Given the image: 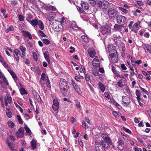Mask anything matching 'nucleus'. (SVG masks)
<instances>
[{"mask_svg":"<svg viewBox=\"0 0 151 151\" xmlns=\"http://www.w3.org/2000/svg\"><path fill=\"white\" fill-rule=\"evenodd\" d=\"M32 54L33 58L36 61H37V60L38 57L37 53L34 52H33Z\"/></svg>","mask_w":151,"mask_h":151,"instance_id":"3c124183","label":"nucleus"},{"mask_svg":"<svg viewBox=\"0 0 151 151\" xmlns=\"http://www.w3.org/2000/svg\"><path fill=\"white\" fill-rule=\"evenodd\" d=\"M6 115L7 117L9 118H11L12 116V114L11 112L9 111V108H7L6 109Z\"/></svg>","mask_w":151,"mask_h":151,"instance_id":"e433bc0d","label":"nucleus"},{"mask_svg":"<svg viewBox=\"0 0 151 151\" xmlns=\"http://www.w3.org/2000/svg\"><path fill=\"white\" fill-rule=\"evenodd\" d=\"M121 67L122 69L123 70H126L127 69V67L124 64H122L121 65Z\"/></svg>","mask_w":151,"mask_h":151,"instance_id":"774afa93","label":"nucleus"},{"mask_svg":"<svg viewBox=\"0 0 151 151\" xmlns=\"http://www.w3.org/2000/svg\"><path fill=\"white\" fill-rule=\"evenodd\" d=\"M20 91V92L21 94L22 95H23L25 94H27V93L26 90L23 88H20L19 90Z\"/></svg>","mask_w":151,"mask_h":151,"instance_id":"09e8293b","label":"nucleus"},{"mask_svg":"<svg viewBox=\"0 0 151 151\" xmlns=\"http://www.w3.org/2000/svg\"><path fill=\"white\" fill-rule=\"evenodd\" d=\"M7 70L10 73V74L12 76V77L14 79V80L15 81H17V77L14 72L12 70H10L9 69H7Z\"/></svg>","mask_w":151,"mask_h":151,"instance_id":"cd10ccee","label":"nucleus"},{"mask_svg":"<svg viewBox=\"0 0 151 151\" xmlns=\"http://www.w3.org/2000/svg\"><path fill=\"white\" fill-rule=\"evenodd\" d=\"M100 143L98 142H96L95 149L96 151H100V149L99 148V147H100L99 145Z\"/></svg>","mask_w":151,"mask_h":151,"instance_id":"49530a36","label":"nucleus"},{"mask_svg":"<svg viewBox=\"0 0 151 151\" xmlns=\"http://www.w3.org/2000/svg\"><path fill=\"white\" fill-rule=\"evenodd\" d=\"M22 32L23 33V35L26 37H28L29 39H32V37L30 33L26 31H23Z\"/></svg>","mask_w":151,"mask_h":151,"instance_id":"b1692460","label":"nucleus"},{"mask_svg":"<svg viewBox=\"0 0 151 151\" xmlns=\"http://www.w3.org/2000/svg\"><path fill=\"white\" fill-rule=\"evenodd\" d=\"M88 2L93 6H95L97 4L96 2L94 0H89L88 1Z\"/></svg>","mask_w":151,"mask_h":151,"instance_id":"37998d69","label":"nucleus"},{"mask_svg":"<svg viewBox=\"0 0 151 151\" xmlns=\"http://www.w3.org/2000/svg\"><path fill=\"white\" fill-rule=\"evenodd\" d=\"M45 81L47 87L49 88H51V86L50 85V82L48 77H47V78L46 79Z\"/></svg>","mask_w":151,"mask_h":151,"instance_id":"c03bdc74","label":"nucleus"},{"mask_svg":"<svg viewBox=\"0 0 151 151\" xmlns=\"http://www.w3.org/2000/svg\"><path fill=\"white\" fill-rule=\"evenodd\" d=\"M43 42L45 44L48 45L50 44V42L46 38L43 39L42 40Z\"/></svg>","mask_w":151,"mask_h":151,"instance_id":"de8ad7c7","label":"nucleus"},{"mask_svg":"<svg viewBox=\"0 0 151 151\" xmlns=\"http://www.w3.org/2000/svg\"><path fill=\"white\" fill-rule=\"evenodd\" d=\"M59 104H52V108L54 111H57L59 109Z\"/></svg>","mask_w":151,"mask_h":151,"instance_id":"79ce46f5","label":"nucleus"},{"mask_svg":"<svg viewBox=\"0 0 151 151\" xmlns=\"http://www.w3.org/2000/svg\"><path fill=\"white\" fill-rule=\"evenodd\" d=\"M100 30L101 32L104 35L109 33L111 31V28L108 25H105L101 26Z\"/></svg>","mask_w":151,"mask_h":151,"instance_id":"423d86ee","label":"nucleus"},{"mask_svg":"<svg viewBox=\"0 0 151 151\" xmlns=\"http://www.w3.org/2000/svg\"><path fill=\"white\" fill-rule=\"evenodd\" d=\"M7 124L8 126L11 128H13L14 127V123L11 121H9L8 122Z\"/></svg>","mask_w":151,"mask_h":151,"instance_id":"a19ab883","label":"nucleus"},{"mask_svg":"<svg viewBox=\"0 0 151 151\" xmlns=\"http://www.w3.org/2000/svg\"><path fill=\"white\" fill-rule=\"evenodd\" d=\"M85 75V78L86 81H89L90 79V76L88 74H86Z\"/></svg>","mask_w":151,"mask_h":151,"instance_id":"680f3d73","label":"nucleus"},{"mask_svg":"<svg viewBox=\"0 0 151 151\" xmlns=\"http://www.w3.org/2000/svg\"><path fill=\"white\" fill-rule=\"evenodd\" d=\"M44 56L48 63L49 64L50 63L49 58V53L47 51H46L44 54Z\"/></svg>","mask_w":151,"mask_h":151,"instance_id":"a878e982","label":"nucleus"},{"mask_svg":"<svg viewBox=\"0 0 151 151\" xmlns=\"http://www.w3.org/2000/svg\"><path fill=\"white\" fill-rule=\"evenodd\" d=\"M142 47L146 53H151V45L144 44Z\"/></svg>","mask_w":151,"mask_h":151,"instance_id":"ddd939ff","label":"nucleus"},{"mask_svg":"<svg viewBox=\"0 0 151 151\" xmlns=\"http://www.w3.org/2000/svg\"><path fill=\"white\" fill-rule=\"evenodd\" d=\"M64 17L62 18L60 22L58 21L53 20L52 24L53 28L55 29L57 31L63 30V24L64 23Z\"/></svg>","mask_w":151,"mask_h":151,"instance_id":"f257e3e1","label":"nucleus"},{"mask_svg":"<svg viewBox=\"0 0 151 151\" xmlns=\"http://www.w3.org/2000/svg\"><path fill=\"white\" fill-rule=\"evenodd\" d=\"M108 14L109 17L111 19H114L117 17L118 12L115 9H109L108 10Z\"/></svg>","mask_w":151,"mask_h":151,"instance_id":"7ed1b4c3","label":"nucleus"},{"mask_svg":"<svg viewBox=\"0 0 151 151\" xmlns=\"http://www.w3.org/2000/svg\"><path fill=\"white\" fill-rule=\"evenodd\" d=\"M31 145L33 150H34L36 148V142L35 140H32L31 142Z\"/></svg>","mask_w":151,"mask_h":151,"instance_id":"c9c22d12","label":"nucleus"},{"mask_svg":"<svg viewBox=\"0 0 151 151\" xmlns=\"http://www.w3.org/2000/svg\"><path fill=\"white\" fill-rule=\"evenodd\" d=\"M122 129L124 131H125L128 133L131 134V131L130 130H129L128 129L124 127H122Z\"/></svg>","mask_w":151,"mask_h":151,"instance_id":"052dcab7","label":"nucleus"},{"mask_svg":"<svg viewBox=\"0 0 151 151\" xmlns=\"http://www.w3.org/2000/svg\"><path fill=\"white\" fill-rule=\"evenodd\" d=\"M12 101V97L10 96H8L6 99H5V104H8L9 103H11Z\"/></svg>","mask_w":151,"mask_h":151,"instance_id":"7c9ffc66","label":"nucleus"},{"mask_svg":"<svg viewBox=\"0 0 151 151\" xmlns=\"http://www.w3.org/2000/svg\"><path fill=\"white\" fill-rule=\"evenodd\" d=\"M80 69H81L82 70V71H80V72H83L84 74L85 75L86 73V70L84 66L83 65H81Z\"/></svg>","mask_w":151,"mask_h":151,"instance_id":"e2e57ef3","label":"nucleus"},{"mask_svg":"<svg viewBox=\"0 0 151 151\" xmlns=\"http://www.w3.org/2000/svg\"><path fill=\"white\" fill-rule=\"evenodd\" d=\"M118 57L116 56L114 58H111L112 61L114 63H116L118 62Z\"/></svg>","mask_w":151,"mask_h":151,"instance_id":"864d4df0","label":"nucleus"},{"mask_svg":"<svg viewBox=\"0 0 151 151\" xmlns=\"http://www.w3.org/2000/svg\"><path fill=\"white\" fill-rule=\"evenodd\" d=\"M48 9L52 10L55 11L56 10V8L51 5H48L47 6Z\"/></svg>","mask_w":151,"mask_h":151,"instance_id":"8fccbe9b","label":"nucleus"},{"mask_svg":"<svg viewBox=\"0 0 151 151\" xmlns=\"http://www.w3.org/2000/svg\"><path fill=\"white\" fill-rule=\"evenodd\" d=\"M117 143L118 144L117 147L118 149L121 150H123L124 147V144L120 138L119 139Z\"/></svg>","mask_w":151,"mask_h":151,"instance_id":"2eb2a0df","label":"nucleus"},{"mask_svg":"<svg viewBox=\"0 0 151 151\" xmlns=\"http://www.w3.org/2000/svg\"><path fill=\"white\" fill-rule=\"evenodd\" d=\"M20 52V50L18 49H15L14 51V55L16 60L17 62L19 61V60L18 54H19Z\"/></svg>","mask_w":151,"mask_h":151,"instance_id":"6ab92c4d","label":"nucleus"},{"mask_svg":"<svg viewBox=\"0 0 151 151\" xmlns=\"http://www.w3.org/2000/svg\"><path fill=\"white\" fill-rule=\"evenodd\" d=\"M18 17L20 21L22 22L24 20V17L23 15L19 14L18 15Z\"/></svg>","mask_w":151,"mask_h":151,"instance_id":"bf43d9fd","label":"nucleus"},{"mask_svg":"<svg viewBox=\"0 0 151 151\" xmlns=\"http://www.w3.org/2000/svg\"><path fill=\"white\" fill-rule=\"evenodd\" d=\"M101 137L103 140L99 144L100 146H102L103 147L107 148L109 146V144H111L112 142L110 138L107 137V135L105 133L101 134Z\"/></svg>","mask_w":151,"mask_h":151,"instance_id":"f03ea898","label":"nucleus"},{"mask_svg":"<svg viewBox=\"0 0 151 151\" xmlns=\"http://www.w3.org/2000/svg\"><path fill=\"white\" fill-rule=\"evenodd\" d=\"M24 130L22 127L20 128L16 134L18 138H21L24 135Z\"/></svg>","mask_w":151,"mask_h":151,"instance_id":"f8f14e48","label":"nucleus"},{"mask_svg":"<svg viewBox=\"0 0 151 151\" xmlns=\"http://www.w3.org/2000/svg\"><path fill=\"white\" fill-rule=\"evenodd\" d=\"M1 84L2 87L4 88H6L8 85V82L5 77H4L3 78L1 79Z\"/></svg>","mask_w":151,"mask_h":151,"instance_id":"9b49d317","label":"nucleus"},{"mask_svg":"<svg viewBox=\"0 0 151 151\" xmlns=\"http://www.w3.org/2000/svg\"><path fill=\"white\" fill-rule=\"evenodd\" d=\"M99 86L101 91L102 92H104L105 90L104 86L101 82H99Z\"/></svg>","mask_w":151,"mask_h":151,"instance_id":"72a5a7b5","label":"nucleus"},{"mask_svg":"<svg viewBox=\"0 0 151 151\" xmlns=\"http://www.w3.org/2000/svg\"><path fill=\"white\" fill-rule=\"evenodd\" d=\"M38 25L40 29L41 30H43L44 28V25L42 22V21L40 20H39V22L38 23Z\"/></svg>","mask_w":151,"mask_h":151,"instance_id":"473e14b6","label":"nucleus"},{"mask_svg":"<svg viewBox=\"0 0 151 151\" xmlns=\"http://www.w3.org/2000/svg\"><path fill=\"white\" fill-rule=\"evenodd\" d=\"M123 27L121 25L115 24L114 26V30L115 31H119L121 32H122Z\"/></svg>","mask_w":151,"mask_h":151,"instance_id":"5701e85b","label":"nucleus"},{"mask_svg":"<svg viewBox=\"0 0 151 151\" xmlns=\"http://www.w3.org/2000/svg\"><path fill=\"white\" fill-rule=\"evenodd\" d=\"M19 49L22 52V53L19 54V55H20L21 57L23 58L26 55V48L25 47H24L23 46H21L19 47Z\"/></svg>","mask_w":151,"mask_h":151,"instance_id":"4be33fe9","label":"nucleus"},{"mask_svg":"<svg viewBox=\"0 0 151 151\" xmlns=\"http://www.w3.org/2000/svg\"><path fill=\"white\" fill-rule=\"evenodd\" d=\"M70 49L69 51L71 53H72L73 52L75 51V48L74 47H72V46H70Z\"/></svg>","mask_w":151,"mask_h":151,"instance_id":"338daca9","label":"nucleus"},{"mask_svg":"<svg viewBox=\"0 0 151 151\" xmlns=\"http://www.w3.org/2000/svg\"><path fill=\"white\" fill-rule=\"evenodd\" d=\"M38 20L37 19H35L31 20L29 23L33 26V27H35L37 26L38 25V23L39 22Z\"/></svg>","mask_w":151,"mask_h":151,"instance_id":"412c9836","label":"nucleus"},{"mask_svg":"<svg viewBox=\"0 0 151 151\" xmlns=\"http://www.w3.org/2000/svg\"><path fill=\"white\" fill-rule=\"evenodd\" d=\"M88 52L89 56L91 58H93L95 55L96 53L94 50L93 48H90L88 50Z\"/></svg>","mask_w":151,"mask_h":151,"instance_id":"aec40b11","label":"nucleus"},{"mask_svg":"<svg viewBox=\"0 0 151 151\" xmlns=\"http://www.w3.org/2000/svg\"><path fill=\"white\" fill-rule=\"evenodd\" d=\"M82 41L86 43H88L89 41V39L88 37L86 35H83L81 37Z\"/></svg>","mask_w":151,"mask_h":151,"instance_id":"c756f323","label":"nucleus"},{"mask_svg":"<svg viewBox=\"0 0 151 151\" xmlns=\"http://www.w3.org/2000/svg\"><path fill=\"white\" fill-rule=\"evenodd\" d=\"M26 19L29 22L31 20V19L32 18L33 16L32 15L29 14H27L26 15Z\"/></svg>","mask_w":151,"mask_h":151,"instance_id":"f704fd0d","label":"nucleus"},{"mask_svg":"<svg viewBox=\"0 0 151 151\" xmlns=\"http://www.w3.org/2000/svg\"><path fill=\"white\" fill-rule=\"evenodd\" d=\"M112 71L113 73L115 74V76L118 77L122 78L124 77V76L122 75H120L119 72L116 70L115 69H112Z\"/></svg>","mask_w":151,"mask_h":151,"instance_id":"c85d7f7f","label":"nucleus"},{"mask_svg":"<svg viewBox=\"0 0 151 151\" xmlns=\"http://www.w3.org/2000/svg\"><path fill=\"white\" fill-rule=\"evenodd\" d=\"M32 93L34 97V100L35 101V103H39L41 101V98L38 94L35 91H33Z\"/></svg>","mask_w":151,"mask_h":151,"instance_id":"1a4fd4ad","label":"nucleus"},{"mask_svg":"<svg viewBox=\"0 0 151 151\" xmlns=\"http://www.w3.org/2000/svg\"><path fill=\"white\" fill-rule=\"evenodd\" d=\"M81 6L83 9L85 10H87L89 8V5L88 3L86 2H83L81 3Z\"/></svg>","mask_w":151,"mask_h":151,"instance_id":"393cba45","label":"nucleus"},{"mask_svg":"<svg viewBox=\"0 0 151 151\" xmlns=\"http://www.w3.org/2000/svg\"><path fill=\"white\" fill-rule=\"evenodd\" d=\"M118 8L119 10L121 11L122 12L125 14H127L128 12V11L127 9H124L122 7H119Z\"/></svg>","mask_w":151,"mask_h":151,"instance_id":"5fc2aeb1","label":"nucleus"},{"mask_svg":"<svg viewBox=\"0 0 151 151\" xmlns=\"http://www.w3.org/2000/svg\"><path fill=\"white\" fill-rule=\"evenodd\" d=\"M117 85L120 87H123L124 86L123 81L122 79L120 80L117 83Z\"/></svg>","mask_w":151,"mask_h":151,"instance_id":"58836bf2","label":"nucleus"},{"mask_svg":"<svg viewBox=\"0 0 151 151\" xmlns=\"http://www.w3.org/2000/svg\"><path fill=\"white\" fill-rule=\"evenodd\" d=\"M14 30V28L13 27L10 26L6 29V30L5 32L6 33L8 32L9 31H12Z\"/></svg>","mask_w":151,"mask_h":151,"instance_id":"4d7b16f0","label":"nucleus"},{"mask_svg":"<svg viewBox=\"0 0 151 151\" xmlns=\"http://www.w3.org/2000/svg\"><path fill=\"white\" fill-rule=\"evenodd\" d=\"M82 126L83 128H86V127H88V126H87V125L85 122L83 121L82 122Z\"/></svg>","mask_w":151,"mask_h":151,"instance_id":"69168bd1","label":"nucleus"},{"mask_svg":"<svg viewBox=\"0 0 151 151\" xmlns=\"http://www.w3.org/2000/svg\"><path fill=\"white\" fill-rule=\"evenodd\" d=\"M108 50L109 52V56L111 58L116 56L115 53L116 52L115 47L112 45H109L108 47Z\"/></svg>","mask_w":151,"mask_h":151,"instance_id":"39448f33","label":"nucleus"},{"mask_svg":"<svg viewBox=\"0 0 151 151\" xmlns=\"http://www.w3.org/2000/svg\"><path fill=\"white\" fill-rule=\"evenodd\" d=\"M60 85L63 88V90L65 91V89L64 87H67L68 86V83L66 80L64 79L61 78L60 80Z\"/></svg>","mask_w":151,"mask_h":151,"instance_id":"9d476101","label":"nucleus"},{"mask_svg":"<svg viewBox=\"0 0 151 151\" xmlns=\"http://www.w3.org/2000/svg\"><path fill=\"white\" fill-rule=\"evenodd\" d=\"M37 33L38 35L41 37H46V35L42 31L40 30H38Z\"/></svg>","mask_w":151,"mask_h":151,"instance_id":"4c0bfd02","label":"nucleus"},{"mask_svg":"<svg viewBox=\"0 0 151 151\" xmlns=\"http://www.w3.org/2000/svg\"><path fill=\"white\" fill-rule=\"evenodd\" d=\"M24 129L26 130V133L29 135H31V130L26 125L24 126Z\"/></svg>","mask_w":151,"mask_h":151,"instance_id":"ea45409f","label":"nucleus"},{"mask_svg":"<svg viewBox=\"0 0 151 151\" xmlns=\"http://www.w3.org/2000/svg\"><path fill=\"white\" fill-rule=\"evenodd\" d=\"M140 23V22H137L135 23L132 27V30L134 31L135 33L137 32L139 29Z\"/></svg>","mask_w":151,"mask_h":151,"instance_id":"4468645a","label":"nucleus"},{"mask_svg":"<svg viewBox=\"0 0 151 151\" xmlns=\"http://www.w3.org/2000/svg\"><path fill=\"white\" fill-rule=\"evenodd\" d=\"M109 5V3L108 2L106 1L98 0L97 1V7L101 8L103 9H106Z\"/></svg>","mask_w":151,"mask_h":151,"instance_id":"20e7f679","label":"nucleus"},{"mask_svg":"<svg viewBox=\"0 0 151 151\" xmlns=\"http://www.w3.org/2000/svg\"><path fill=\"white\" fill-rule=\"evenodd\" d=\"M142 73L144 75H145L146 76V79H147L149 81H150V79L149 78L150 75L149 74L147 73V72H146L145 71H142Z\"/></svg>","mask_w":151,"mask_h":151,"instance_id":"a18cd8bd","label":"nucleus"},{"mask_svg":"<svg viewBox=\"0 0 151 151\" xmlns=\"http://www.w3.org/2000/svg\"><path fill=\"white\" fill-rule=\"evenodd\" d=\"M116 19L118 23L119 24H124L126 22L127 20L125 17L121 15H118Z\"/></svg>","mask_w":151,"mask_h":151,"instance_id":"0eeeda50","label":"nucleus"},{"mask_svg":"<svg viewBox=\"0 0 151 151\" xmlns=\"http://www.w3.org/2000/svg\"><path fill=\"white\" fill-rule=\"evenodd\" d=\"M55 13L53 12H51L47 14V19L51 21L55 17Z\"/></svg>","mask_w":151,"mask_h":151,"instance_id":"f3484780","label":"nucleus"},{"mask_svg":"<svg viewBox=\"0 0 151 151\" xmlns=\"http://www.w3.org/2000/svg\"><path fill=\"white\" fill-rule=\"evenodd\" d=\"M47 77H48L47 76H46L45 73H42L40 82L41 83L43 84L44 83V82H43V81H44L45 80L46 81V79L47 78Z\"/></svg>","mask_w":151,"mask_h":151,"instance_id":"bb28decb","label":"nucleus"},{"mask_svg":"<svg viewBox=\"0 0 151 151\" xmlns=\"http://www.w3.org/2000/svg\"><path fill=\"white\" fill-rule=\"evenodd\" d=\"M141 12V11L139 9L136 10L133 13L134 15L135 16H137L138 15V14Z\"/></svg>","mask_w":151,"mask_h":151,"instance_id":"13d9d810","label":"nucleus"},{"mask_svg":"<svg viewBox=\"0 0 151 151\" xmlns=\"http://www.w3.org/2000/svg\"><path fill=\"white\" fill-rule=\"evenodd\" d=\"M17 117L19 122L20 124H22L23 123L22 120L19 115H17Z\"/></svg>","mask_w":151,"mask_h":151,"instance_id":"603ef678","label":"nucleus"},{"mask_svg":"<svg viewBox=\"0 0 151 151\" xmlns=\"http://www.w3.org/2000/svg\"><path fill=\"white\" fill-rule=\"evenodd\" d=\"M105 97L107 99H109L110 98V96L108 92H105L104 93Z\"/></svg>","mask_w":151,"mask_h":151,"instance_id":"0e129e2a","label":"nucleus"},{"mask_svg":"<svg viewBox=\"0 0 151 151\" xmlns=\"http://www.w3.org/2000/svg\"><path fill=\"white\" fill-rule=\"evenodd\" d=\"M72 85L77 93L79 94H81L82 92L80 88L73 80H72Z\"/></svg>","mask_w":151,"mask_h":151,"instance_id":"6e6552de","label":"nucleus"},{"mask_svg":"<svg viewBox=\"0 0 151 151\" xmlns=\"http://www.w3.org/2000/svg\"><path fill=\"white\" fill-rule=\"evenodd\" d=\"M2 63V64L4 66V67L7 69H8L9 68V66L8 64L6 63V62L4 60L3 61L1 62Z\"/></svg>","mask_w":151,"mask_h":151,"instance_id":"6e6d98bb","label":"nucleus"},{"mask_svg":"<svg viewBox=\"0 0 151 151\" xmlns=\"http://www.w3.org/2000/svg\"><path fill=\"white\" fill-rule=\"evenodd\" d=\"M113 37L115 42L117 44L121 42L122 40V38L119 36H117L116 35H113Z\"/></svg>","mask_w":151,"mask_h":151,"instance_id":"a211bd4d","label":"nucleus"},{"mask_svg":"<svg viewBox=\"0 0 151 151\" xmlns=\"http://www.w3.org/2000/svg\"><path fill=\"white\" fill-rule=\"evenodd\" d=\"M6 142L8 144V145L11 150L13 151L14 150V147L13 146V142H9L8 140V138H7L6 139Z\"/></svg>","mask_w":151,"mask_h":151,"instance_id":"2f4dec72","label":"nucleus"},{"mask_svg":"<svg viewBox=\"0 0 151 151\" xmlns=\"http://www.w3.org/2000/svg\"><path fill=\"white\" fill-rule=\"evenodd\" d=\"M92 64L94 67H99L100 66V63L98 58L97 56L95 57L92 62Z\"/></svg>","mask_w":151,"mask_h":151,"instance_id":"dca6fc26","label":"nucleus"}]
</instances>
